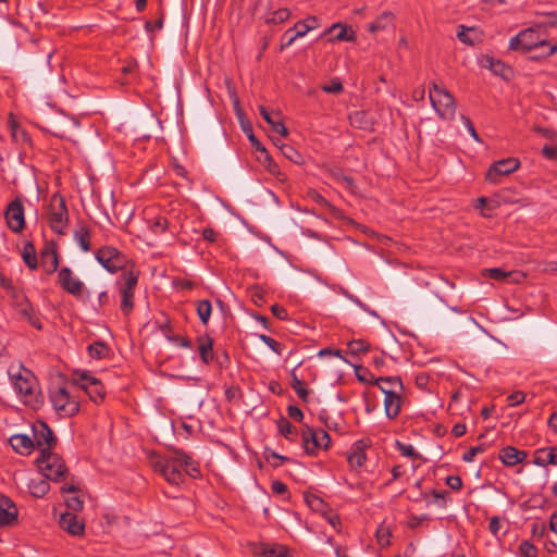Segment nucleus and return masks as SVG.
<instances>
[{
	"label": "nucleus",
	"instance_id": "nucleus-44",
	"mask_svg": "<svg viewBox=\"0 0 557 557\" xmlns=\"http://www.w3.org/2000/svg\"><path fill=\"white\" fill-rule=\"evenodd\" d=\"M348 348L352 355H360L369 350V344L363 339H355L348 343Z\"/></svg>",
	"mask_w": 557,
	"mask_h": 557
},
{
	"label": "nucleus",
	"instance_id": "nucleus-10",
	"mask_svg": "<svg viewBox=\"0 0 557 557\" xmlns=\"http://www.w3.org/2000/svg\"><path fill=\"white\" fill-rule=\"evenodd\" d=\"M123 282L120 285L121 310L127 315L134 308V294L138 283V273L133 270H124L122 274Z\"/></svg>",
	"mask_w": 557,
	"mask_h": 557
},
{
	"label": "nucleus",
	"instance_id": "nucleus-40",
	"mask_svg": "<svg viewBox=\"0 0 557 557\" xmlns=\"http://www.w3.org/2000/svg\"><path fill=\"white\" fill-rule=\"evenodd\" d=\"M305 500L312 510L321 513H324L326 511L327 505L319 496L314 494H307L305 496Z\"/></svg>",
	"mask_w": 557,
	"mask_h": 557
},
{
	"label": "nucleus",
	"instance_id": "nucleus-29",
	"mask_svg": "<svg viewBox=\"0 0 557 557\" xmlns=\"http://www.w3.org/2000/svg\"><path fill=\"white\" fill-rule=\"evenodd\" d=\"M77 492H78V488L73 484L63 485L61 487V493H63V494L64 493L75 494L65 499L66 507L74 512L81 511L84 508V500L76 494Z\"/></svg>",
	"mask_w": 557,
	"mask_h": 557
},
{
	"label": "nucleus",
	"instance_id": "nucleus-35",
	"mask_svg": "<svg viewBox=\"0 0 557 557\" xmlns=\"http://www.w3.org/2000/svg\"><path fill=\"white\" fill-rule=\"evenodd\" d=\"M196 310L200 321L206 325L209 322L212 312L211 302L207 299L199 300L197 301Z\"/></svg>",
	"mask_w": 557,
	"mask_h": 557
},
{
	"label": "nucleus",
	"instance_id": "nucleus-38",
	"mask_svg": "<svg viewBox=\"0 0 557 557\" xmlns=\"http://www.w3.org/2000/svg\"><path fill=\"white\" fill-rule=\"evenodd\" d=\"M290 17V11L287 8H281L265 17L267 24H281Z\"/></svg>",
	"mask_w": 557,
	"mask_h": 557
},
{
	"label": "nucleus",
	"instance_id": "nucleus-62",
	"mask_svg": "<svg viewBox=\"0 0 557 557\" xmlns=\"http://www.w3.org/2000/svg\"><path fill=\"white\" fill-rule=\"evenodd\" d=\"M287 413L293 420L300 422L304 419V412L297 406H288Z\"/></svg>",
	"mask_w": 557,
	"mask_h": 557
},
{
	"label": "nucleus",
	"instance_id": "nucleus-19",
	"mask_svg": "<svg viewBox=\"0 0 557 557\" xmlns=\"http://www.w3.org/2000/svg\"><path fill=\"white\" fill-rule=\"evenodd\" d=\"M62 530L73 536H81L85 531V523L73 512H64L59 520Z\"/></svg>",
	"mask_w": 557,
	"mask_h": 557
},
{
	"label": "nucleus",
	"instance_id": "nucleus-9",
	"mask_svg": "<svg viewBox=\"0 0 557 557\" xmlns=\"http://www.w3.org/2000/svg\"><path fill=\"white\" fill-rule=\"evenodd\" d=\"M181 211L172 209L166 213H159L156 216L148 219V225L152 233L159 235L163 234L166 231H170L172 234H177L181 225Z\"/></svg>",
	"mask_w": 557,
	"mask_h": 557
},
{
	"label": "nucleus",
	"instance_id": "nucleus-1",
	"mask_svg": "<svg viewBox=\"0 0 557 557\" xmlns=\"http://www.w3.org/2000/svg\"><path fill=\"white\" fill-rule=\"evenodd\" d=\"M9 375L15 392L25 405L36 408L41 404L36 381L30 371L23 367L16 370L10 368Z\"/></svg>",
	"mask_w": 557,
	"mask_h": 557
},
{
	"label": "nucleus",
	"instance_id": "nucleus-8",
	"mask_svg": "<svg viewBox=\"0 0 557 557\" xmlns=\"http://www.w3.org/2000/svg\"><path fill=\"white\" fill-rule=\"evenodd\" d=\"M302 447L308 455H317L319 449H327L331 445V437L322 429H313L305 425L301 431Z\"/></svg>",
	"mask_w": 557,
	"mask_h": 557
},
{
	"label": "nucleus",
	"instance_id": "nucleus-16",
	"mask_svg": "<svg viewBox=\"0 0 557 557\" xmlns=\"http://www.w3.org/2000/svg\"><path fill=\"white\" fill-rule=\"evenodd\" d=\"M34 443L41 449L51 450L55 444L57 438L46 422L37 421L33 424Z\"/></svg>",
	"mask_w": 557,
	"mask_h": 557
},
{
	"label": "nucleus",
	"instance_id": "nucleus-25",
	"mask_svg": "<svg viewBox=\"0 0 557 557\" xmlns=\"http://www.w3.org/2000/svg\"><path fill=\"white\" fill-rule=\"evenodd\" d=\"M533 463L540 467L557 465V447L539 448L534 451Z\"/></svg>",
	"mask_w": 557,
	"mask_h": 557
},
{
	"label": "nucleus",
	"instance_id": "nucleus-41",
	"mask_svg": "<svg viewBox=\"0 0 557 557\" xmlns=\"http://www.w3.org/2000/svg\"><path fill=\"white\" fill-rule=\"evenodd\" d=\"M264 555L268 557H293L290 549L284 545L273 546L264 550Z\"/></svg>",
	"mask_w": 557,
	"mask_h": 557
},
{
	"label": "nucleus",
	"instance_id": "nucleus-36",
	"mask_svg": "<svg viewBox=\"0 0 557 557\" xmlns=\"http://www.w3.org/2000/svg\"><path fill=\"white\" fill-rule=\"evenodd\" d=\"M23 259L27 267L32 270L37 269L38 261L35 247L32 243H27L23 249Z\"/></svg>",
	"mask_w": 557,
	"mask_h": 557
},
{
	"label": "nucleus",
	"instance_id": "nucleus-13",
	"mask_svg": "<svg viewBox=\"0 0 557 557\" xmlns=\"http://www.w3.org/2000/svg\"><path fill=\"white\" fill-rule=\"evenodd\" d=\"M98 262L111 273L124 269L126 257L114 247H102L96 253Z\"/></svg>",
	"mask_w": 557,
	"mask_h": 557
},
{
	"label": "nucleus",
	"instance_id": "nucleus-17",
	"mask_svg": "<svg viewBox=\"0 0 557 557\" xmlns=\"http://www.w3.org/2000/svg\"><path fill=\"white\" fill-rule=\"evenodd\" d=\"M58 283L66 293L77 297L82 294L84 284L74 276L73 271L67 268H61L58 272Z\"/></svg>",
	"mask_w": 557,
	"mask_h": 557
},
{
	"label": "nucleus",
	"instance_id": "nucleus-58",
	"mask_svg": "<svg viewBox=\"0 0 557 557\" xmlns=\"http://www.w3.org/2000/svg\"><path fill=\"white\" fill-rule=\"evenodd\" d=\"M542 154L548 160H557V146L545 145Z\"/></svg>",
	"mask_w": 557,
	"mask_h": 557
},
{
	"label": "nucleus",
	"instance_id": "nucleus-42",
	"mask_svg": "<svg viewBox=\"0 0 557 557\" xmlns=\"http://www.w3.org/2000/svg\"><path fill=\"white\" fill-rule=\"evenodd\" d=\"M396 447L400 451L403 456L412 458V459H420L421 455L414 449V447L410 444H405L399 441L396 442Z\"/></svg>",
	"mask_w": 557,
	"mask_h": 557
},
{
	"label": "nucleus",
	"instance_id": "nucleus-60",
	"mask_svg": "<svg viewBox=\"0 0 557 557\" xmlns=\"http://www.w3.org/2000/svg\"><path fill=\"white\" fill-rule=\"evenodd\" d=\"M483 448L480 447V446H476V447H471L468 451H466L462 456V460L466 461V462H471L474 460L475 456L479 454V453H483Z\"/></svg>",
	"mask_w": 557,
	"mask_h": 557
},
{
	"label": "nucleus",
	"instance_id": "nucleus-34",
	"mask_svg": "<svg viewBox=\"0 0 557 557\" xmlns=\"http://www.w3.org/2000/svg\"><path fill=\"white\" fill-rule=\"evenodd\" d=\"M74 237L84 251L90 250V231L86 225H81Z\"/></svg>",
	"mask_w": 557,
	"mask_h": 557
},
{
	"label": "nucleus",
	"instance_id": "nucleus-52",
	"mask_svg": "<svg viewBox=\"0 0 557 557\" xmlns=\"http://www.w3.org/2000/svg\"><path fill=\"white\" fill-rule=\"evenodd\" d=\"M488 277L495 280V281H506L512 273L511 272H505L499 268H492L485 270Z\"/></svg>",
	"mask_w": 557,
	"mask_h": 557
},
{
	"label": "nucleus",
	"instance_id": "nucleus-3",
	"mask_svg": "<svg viewBox=\"0 0 557 557\" xmlns=\"http://www.w3.org/2000/svg\"><path fill=\"white\" fill-rule=\"evenodd\" d=\"M184 463H186V454L177 450L171 457H160L153 461V469L160 473L164 480L175 486L184 482Z\"/></svg>",
	"mask_w": 557,
	"mask_h": 557
},
{
	"label": "nucleus",
	"instance_id": "nucleus-12",
	"mask_svg": "<svg viewBox=\"0 0 557 557\" xmlns=\"http://www.w3.org/2000/svg\"><path fill=\"white\" fill-rule=\"evenodd\" d=\"M12 305L21 319L27 321L32 326L41 330L42 325L39 317L36 314L32 304L22 290H16L11 296Z\"/></svg>",
	"mask_w": 557,
	"mask_h": 557
},
{
	"label": "nucleus",
	"instance_id": "nucleus-61",
	"mask_svg": "<svg viewBox=\"0 0 557 557\" xmlns=\"http://www.w3.org/2000/svg\"><path fill=\"white\" fill-rule=\"evenodd\" d=\"M460 117H461L462 122L465 123L466 127L468 128L470 135L474 138V140L480 143L481 139H480L479 134L476 133L471 120L463 114Z\"/></svg>",
	"mask_w": 557,
	"mask_h": 557
},
{
	"label": "nucleus",
	"instance_id": "nucleus-47",
	"mask_svg": "<svg viewBox=\"0 0 557 557\" xmlns=\"http://www.w3.org/2000/svg\"><path fill=\"white\" fill-rule=\"evenodd\" d=\"M260 339L275 354L281 356L283 354V345L268 335H260Z\"/></svg>",
	"mask_w": 557,
	"mask_h": 557
},
{
	"label": "nucleus",
	"instance_id": "nucleus-49",
	"mask_svg": "<svg viewBox=\"0 0 557 557\" xmlns=\"http://www.w3.org/2000/svg\"><path fill=\"white\" fill-rule=\"evenodd\" d=\"M293 388L295 391V393L297 394V396L304 400V401H307L308 400V389L305 388L304 386V382L300 381L296 375H293Z\"/></svg>",
	"mask_w": 557,
	"mask_h": 557
},
{
	"label": "nucleus",
	"instance_id": "nucleus-7",
	"mask_svg": "<svg viewBox=\"0 0 557 557\" xmlns=\"http://www.w3.org/2000/svg\"><path fill=\"white\" fill-rule=\"evenodd\" d=\"M48 223L57 234H64L69 224V211L64 198L54 193L47 208Z\"/></svg>",
	"mask_w": 557,
	"mask_h": 557
},
{
	"label": "nucleus",
	"instance_id": "nucleus-51",
	"mask_svg": "<svg viewBox=\"0 0 557 557\" xmlns=\"http://www.w3.org/2000/svg\"><path fill=\"white\" fill-rule=\"evenodd\" d=\"M265 459L274 468L280 467L282 462L289 460L287 457L278 455L275 451H265Z\"/></svg>",
	"mask_w": 557,
	"mask_h": 557
},
{
	"label": "nucleus",
	"instance_id": "nucleus-33",
	"mask_svg": "<svg viewBox=\"0 0 557 557\" xmlns=\"http://www.w3.org/2000/svg\"><path fill=\"white\" fill-rule=\"evenodd\" d=\"M249 139L251 140L252 145L256 147L257 151H260L263 154V164L267 168V170L271 174H276L278 172L277 164L273 161V159L270 157L269 152L264 147L261 146V144L256 140L255 136L251 134L249 136Z\"/></svg>",
	"mask_w": 557,
	"mask_h": 557
},
{
	"label": "nucleus",
	"instance_id": "nucleus-30",
	"mask_svg": "<svg viewBox=\"0 0 557 557\" xmlns=\"http://www.w3.org/2000/svg\"><path fill=\"white\" fill-rule=\"evenodd\" d=\"M339 28V32L334 35L333 38H331V41H346V42H352L356 40V34L354 30L348 32L347 27L343 25L342 23H335L332 26H330L324 33L323 36L326 34H332L334 30Z\"/></svg>",
	"mask_w": 557,
	"mask_h": 557
},
{
	"label": "nucleus",
	"instance_id": "nucleus-64",
	"mask_svg": "<svg viewBox=\"0 0 557 557\" xmlns=\"http://www.w3.org/2000/svg\"><path fill=\"white\" fill-rule=\"evenodd\" d=\"M546 16V21L544 23H540L541 27H557V13L549 12L544 14Z\"/></svg>",
	"mask_w": 557,
	"mask_h": 557
},
{
	"label": "nucleus",
	"instance_id": "nucleus-26",
	"mask_svg": "<svg viewBox=\"0 0 557 557\" xmlns=\"http://www.w3.org/2000/svg\"><path fill=\"white\" fill-rule=\"evenodd\" d=\"M364 448L366 445L361 441H358L352 445L347 456V461L351 468L356 469L364 465L367 459Z\"/></svg>",
	"mask_w": 557,
	"mask_h": 557
},
{
	"label": "nucleus",
	"instance_id": "nucleus-46",
	"mask_svg": "<svg viewBox=\"0 0 557 557\" xmlns=\"http://www.w3.org/2000/svg\"><path fill=\"white\" fill-rule=\"evenodd\" d=\"M183 473L188 474L191 478H197L200 475V470L198 463L191 460V458L186 455V463H184Z\"/></svg>",
	"mask_w": 557,
	"mask_h": 557
},
{
	"label": "nucleus",
	"instance_id": "nucleus-59",
	"mask_svg": "<svg viewBox=\"0 0 557 557\" xmlns=\"http://www.w3.org/2000/svg\"><path fill=\"white\" fill-rule=\"evenodd\" d=\"M0 286L4 288L11 296L17 289L13 286L12 281L0 273Z\"/></svg>",
	"mask_w": 557,
	"mask_h": 557
},
{
	"label": "nucleus",
	"instance_id": "nucleus-21",
	"mask_svg": "<svg viewBox=\"0 0 557 557\" xmlns=\"http://www.w3.org/2000/svg\"><path fill=\"white\" fill-rule=\"evenodd\" d=\"M41 265L48 274L54 273L59 267V255L54 245H47L41 253Z\"/></svg>",
	"mask_w": 557,
	"mask_h": 557
},
{
	"label": "nucleus",
	"instance_id": "nucleus-11",
	"mask_svg": "<svg viewBox=\"0 0 557 557\" xmlns=\"http://www.w3.org/2000/svg\"><path fill=\"white\" fill-rule=\"evenodd\" d=\"M82 388L95 404H100L106 397L103 384L87 372H75L74 384Z\"/></svg>",
	"mask_w": 557,
	"mask_h": 557
},
{
	"label": "nucleus",
	"instance_id": "nucleus-6",
	"mask_svg": "<svg viewBox=\"0 0 557 557\" xmlns=\"http://www.w3.org/2000/svg\"><path fill=\"white\" fill-rule=\"evenodd\" d=\"M36 463L41 474L52 481H61L67 473V468L62 457L48 449H41Z\"/></svg>",
	"mask_w": 557,
	"mask_h": 557
},
{
	"label": "nucleus",
	"instance_id": "nucleus-63",
	"mask_svg": "<svg viewBox=\"0 0 557 557\" xmlns=\"http://www.w3.org/2000/svg\"><path fill=\"white\" fill-rule=\"evenodd\" d=\"M364 116V113L363 112H354L349 115V121H350V124L356 126V127H359V128H363L364 126L362 125V119Z\"/></svg>",
	"mask_w": 557,
	"mask_h": 557
},
{
	"label": "nucleus",
	"instance_id": "nucleus-22",
	"mask_svg": "<svg viewBox=\"0 0 557 557\" xmlns=\"http://www.w3.org/2000/svg\"><path fill=\"white\" fill-rule=\"evenodd\" d=\"M11 447L20 455H29L34 447V441L25 434H14L9 438Z\"/></svg>",
	"mask_w": 557,
	"mask_h": 557
},
{
	"label": "nucleus",
	"instance_id": "nucleus-32",
	"mask_svg": "<svg viewBox=\"0 0 557 557\" xmlns=\"http://www.w3.org/2000/svg\"><path fill=\"white\" fill-rule=\"evenodd\" d=\"M308 197L314 201L315 203H318L319 206H321L322 208H324L325 210H327V212L333 215L334 218H341L342 216V212L341 210H338L336 207H334L331 202H329L320 193H318L317 190H309L308 191Z\"/></svg>",
	"mask_w": 557,
	"mask_h": 557
},
{
	"label": "nucleus",
	"instance_id": "nucleus-23",
	"mask_svg": "<svg viewBox=\"0 0 557 557\" xmlns=\"http://www.w3.org/2000/svg\"><path fill=\"white\" fill-rule=\"evenodd\" d=\"M527 457V451L519 450L513 446H507L499 451V459L507 467H513L522 462Z\"/></svg>",
	"mask_w": 557,
	"mask_h": 557
},
{
	"label": "nucleus",
	"instance_id": "nucleus-55",
	"mask_svg": "<svg viewBox=\"0 0 557 557\" xmlns=\"http://www.w3.org/2000/svg\"><path fill=\"white\" fill-rule=\"evenodd\" d=\"M525 395L523 392L517 391L507 397L508 405L513 407L524 401Z\"/></svg>",
	"mask_w": 557,
	"mask_h": 557
},
{
	"label": "nucleus",
	"instance_id": "nucleus-2",
	"mask_svg": "<svg viewBox=\"0 0 557 557\" xmlns=\"http://www.w3.org/2000/svg\"><path fill=\"white\" fill-rule=\"evenodd\" d=\"M541 24H535L533 27L521 30L509 41L511 50L531 51L534 49L548 47V51L540 54L539 57H549L557 52V45H548L545 37L539 33Z\"/></svg>",
	"mask_w": 557,
	"mask_h": 557
},
{
	"label": "nucleus",
	"instance_id": "nucleus-37",
	"mask_svg": "<svg viewBox=\"0 0 557 557\" xmlns=\"http://www.w3.org/2000/svg\"><path fill=\"white\" fill-rule=\"evenodd\" d=\"M88 352L91 358L100 360L108 356L109 347L102 342H95L88 346Z\"/></svg>",
	"mask_w": 557,
	"mask_h": 557
},
{
	"label": "nucleus",
	"instance_id": "nucleus-43",
	"mask_svg": "<svg viewBox=\"0 0 557 557\" xmlns=\"http://www.w3.org/2000/svg\"><path fill=\"white\" fill-rule=\"evenodd\" d=\"M278 431L287 440H292V436L297 434V429L285 419L278 422Z\"/></svg>",
	"mask_w": 557,
	"mask_h": 557
},
{
	"label": "nucleus",
	"instance_id": "nucleus-14",
	"mask_svg": "<svg viewBox=\"0 0 557 557\" xmlns=\"http://www.w3.org/2000/svg\"><path fill=\"white\" fill-rule=\"evenodd\" d=\"M520 168L517 158H506L494 162L486 172L485 180L490 183H497L499 176L509 175Z\"/></svg>",
	"mask_w": 557,
	"mask_h": 557
},
{
	"label": "nucleus",
	"instance_id": "nucleus-27",
	"mask_svg": "<svg viewBox=\"0 0 557 557\" xmlns=\"http://www.w3.org/2000/svg\"><path fill=\"white\" fill-rule=\"evenodd\" d=\"M401 403V393L393 394L392 392L389 395H385L384 407L388 419H395L400 413Z\"/></svg>",
	"mask_w": 557,
	"mask_h": 557
},
{
	"label": "nucleus",
	"instance_id": "nucleus-45",
	"mask_svg": "<svg viewBox=\"0 0 557 557\" xmlns=\"http://www.w3.org/2000/svg\"><path fill=\"white\" fill-rule=\"evenodd\" d=\"M321 89L327 94L338 95L343 91L344 87L338 78H333L330 83L322 85Z\"/></svg>",
	"mask_w": 557,
	"mask_h": 557
},
{
	"label": "nucleus",
	"instance_id": "nucleus-50",
	"mask_svg": "<svg viewBox=\"0 0 557 557\" xmlns=\"http://www.w3.org/2000/svg\"><path fill=\"white\" fill-rule=\"evenodd\" d=\"M519 553L523 557H537V548L529 541H522L520 543Z\"/></svg>",
	"mask_w": 557,
	"mask_h": 557
},
{
	"label": "nucleus",
	"instance_id": "nucleus-5",
	"mask_svg": "<svg viewBox=\"0 0 557 557\" xmlns=\"http://www.w3.org/2000/svg\"><path fill=\"white\" fill-rule=\"evenodd\" d=\"M430 101L442 120L451 121L456 115V102L453 95L444 87L433 83L429 92Z\"/></svg>",
	"mask_w": 557,
	"mask_h": 557
},
{
	"label": "nucleus",
	"instance_id": "nucleus-15",
	"mask_svg": "<svg viewBox=\"0 0 557 557\" xmlns=\"http://www.w3.org/2000/svg\"><path fill=\"white\" fill-rule=\"evenodd\" d=\"M8 227L14 232L20 233L25 226L24 208L20 199L12 200L4 212Z\"/></svg>",
	"mask_w": 557,
	"mask_h": 557
},
{
	"label": "nucleus",
	"instance_id": "nucleus-53",
	"mask_svg": "<svg viewBox=\"0 0 557 557\" xmlns=\"http://www.w3.org/2000/svg\"><path fill=\"white\" fill-rule=\"evenodd\" d=\"M298 37H295L294 29L288 28L282 36L281 50L292 46Z\"/></svg>",
	"mask_w": 557,
	"mask_h": 557
},
{
	"label": "nucleus",
	"instance_id": "nucleus-56",
	"mask_svg": "<svg viewBox=\"0 0 557 557\" xmlns=\"http://www.w3.org/2000/svg\"><path fill=\"white\" fill-rule=\"evenodd\" d=\"M376 537L380 545L387 546L389 545L391 532L388 529L381 528L377 530Z\"/></svg>",
	"mask_w": 557,
	"mask_h": 557
},
{
	"label": "nucleus",
	"instance_id": "nucleus-39",
	"mask_svg": "<svg viewBox=\"0 0 557 557\" xmlns=\"http://www.w3.org/2000/svg\"><path fill=\"white\" fill-rule=\"evenodd\" d=\"M28 487L35 497H44L49 492V483L42 479L30 481Z\"/></svg>",
	"mask_w": 557,
	"mask_h": 557
},
{
	"label": "nucleus",
	"instance_id": "nucleus-54",
	"mask_svg": "<svg viewBox=\"0 0 557 557\" xmlns=\"http://www.w3.org/2000/svg\"><path fill=\"white\" fill-rule=\"evenodd\" d=\"M459 29L460 30L457 33V38L466 45H473V40L468 36V33L472 32L473 28H468L463 25H460Z\"/></svg>",
	"mask_w": 557,
	"mask_h": 557
},
{
	"label": "nucleus",
	"instance_id": "nucleus-18",
	"mask_svg": "<svg viewBox=\"0 0 557 557\" xmlns=\"http://www.w3.org/2000/svg\"><path fill=\"white\" fill-rule=\"evenodd\" d=\"M16 505L5 495L0 494V527H9L17 520Z\"/></svg>",
	"mask_w": 557,
	"mask_h": 557
},
{
	"label": "nucleus",
	"instance_id": "nucleus-57",
	"mask_svg": "<svg viewBox=\"0 0 557 557\" xmlns=\"http://www.w3.org/2000/svg\"><path fill=\"white\" fill-rule=\"evenodd\" d=\"M446 484L454 491H459L462 487V480L458 475H449L446 479Z\"/></svg>",
	"mask_w": 557,
	"mask_h": 557
},
{
	"label": "nucleus",
	"instance_id": "nucleus-24",
	"mask_svg": "<svg viewBox=\"0 0 557 557\" xmlns=\"http://www.w3.org/2000/svg\"><path fill=\"white\" fill-rule=\"evenodd\" d=\"M198 352L205 364H210L214 359L213 339L209 335L197 337Z\"/></svg>",
	"mask_w": 557,
	"mask_h": 557
},
{
	"label": "nucleus",
	"instance_id": "nucleus-48",
	"mask_svg": "<svg viewBox=\"0 0 557 557\" xmlns=\"http://www.w3.org/2000/svg\"><path fill=\"white\" fill-rule=\"evenodd\" d=\"M485 62L487 63L490 70L493 71L495 74L504 75V72L508 71V69L502 61L495 60L492 57H485Z\"/></svg>",
	"mask_w": 557,
	"mask_h": 557
},
{
	"label": "nucleus",
	"instance_id": "nucleus-20",
	"mask_svg": "<svg viewBox=\"0 0 557 557\" xmlns=\"http://www.w3.org/2000/svg\"><path fill=\"white\" fill-rule=\"evenodd\" d=\"M373 385H376L384 395L403 393L404 385L399 376H380L371 381Z\"/></svg>",
	"mask_w": 557,
	"mask_h": 557
},
{
	"label": "nucleus",
	"instance_id": "nucleus-31",
	"mask_svg": "<svg viewBox=\"0 0 557 557\" xmlns=\"http://www.w3.org/2000/svg\"><path fill=\"white\" fill-rule=\"evenodd\" d=\"M260 110V114L261 116L264 119V121L271 126V129L281 135V136H287L288 135V131L286 128V126L284 125V123L278 119V120H275L272 114L263 107L261 106L259 108Z\"/></svg>",
	"mask_w": 557,
	"mask_h": 557
},
{
	"label": "nucleus",
	"instance_id": "nucleus-4",
	"mask_svg": "<svg viewBox=\"0 0 557 557\" xmlns=\"http://www.w3.org/2000/svg\"><path fill=\"white\" fill-rule=\"evenodd\" d=\"M50 403L61 418H70L79 411V401L66 386H53L49 391Z\"/></svg>",
	"mask_w": 557,
	"mask_h": 557
},
{
	"label": "nucleus",
	"instance_id": "nucleus-28",
	"mask_svg": "<svg viewBox=\"0 0 557 557\" xmlns=\"http://www.w3.org/2000/svg\"><path fill=\"white\" fill-rule=\"evenodd\" d=\"M395 15L391 11H384L381 13L368 27V30L372 34L387 29L393 25Z\"/></svg>",
	"mask_w": 557,
	"mask_h": 557
}]
</instances>
